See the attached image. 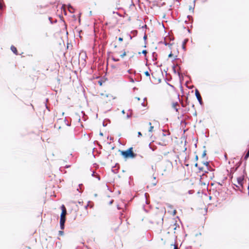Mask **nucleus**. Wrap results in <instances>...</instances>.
I'll list each match as a JSON object with an SVG mask.
<instances>
[{"mask_svg": "<svg viewBox=\"0 0 249 249\" xmlns=\"http://www.w3.org/2000/svg\"><path fill=\"white\" fill-rule=\"evenodd\" d=\"M138 137H140V136H142V134L141 132H138Z\"/></svg>", "mask_w": 249, "mask_h": 249, "instance_id": "nucleus-29", "label": "nucleus"}, {"mask_svg": "<svg viewBox=\"0 0 249 249\" xmlns=\"http://www.w3.org/2000/svg\"><path fill=\"white\" fill-rule=\"evenodd\" d=\"M153 129V126H151L149 128V132H152V130Z\"/></svg>", "mask_w": 249, "mask_h": 249, "instance_id": "nucleus-27", "label": "nucleus"}, {"mask_svg": "<svg viewBox=\"0 0 249 249\" xmlns=\"http://www.w3.org/2000/svg\"><path fill=\"white\" fill-rule=\"evenodd\" d=\"M195 95L200 105H202L203 104L202 99L199 91L197 89L195 90Z\"/></svg>", "mask_w": 249, "mask_h": 249, "instance_id": "nucleus-2", "label": "nucleus"}, {"mask_svg": "<svg viewBox=\"0 0 249 249\" xmlns=\"http://www.w3.org/2000/svg\"><path fill=\"white\" fill-rule=\"evenodd\" d=\"M147 1H148V0H146Z\"/></svg>", "mask_w": 249, "mask_h": 249, "instance_id": "nucleus-63", "label": "nucleus"}, {"mask_svg": "<svg viewBox=\"0 0 249 249\" xmlns=\"http://www.w3.org/2000/svg\"><path fill=\"white\" fill-rule=\"evenodd\" d=\"M5 7L3 0H0V10H2Z\"/></svg>", "mask_w": 249, "mask_h": 249, "instance_id": "nucleus-5", "label": "nucleus"}, {"mask_svg": "<svg viewBox=\"0 0 249 249\" xmlns=\"http://www.w3.org/2000/svg\"><path fill=\"white\" fill-rule=\"evenodd\" d=\"M146 25H145L144 26H142V28H146Z\"/></svg>", "mask_w": 249, "mask_h": 249, "instance_id": "nucleus-51", "label": "nucleus"}, {"mask_svg": "<svg viewBox=\"0 0 249 249\" xmlns=\"http://www.w3.org/2000/svg\"><path fill=\"white\" fill-rule=\"evenodd\" d=\"M49 20L50 21V22H51V23L52 24H53L54 23H56V21H57V20L56 19H55L54 20H52V18L51 17H49Z\"/></svg>", "mask_w": 249, "mask_h": 249, "instance_id": "nucleus-13", "label": "nucleus"}, {"mask_svg": "<svg viewBox=\"0 0 249 249\" xmlns=\"http://www.w3.org/2000/svg\"><path fill=\"white\" fill-rule=\"evenodd\" d=\"M206 155V151L204 150L203 151V153L202 155V158L204 157Z\"/></svg>", "mask_w": 249, "mask_h": 249, "instance_id": "nucleus-22", "label": "nucleus"}, {"mask_svg": "<svg viewBox=\"0 0 249 249\" xmlns=\"http://www.w3.org/2000/svg\"><path fill=\"white\" fill-rule=\"evenodd\" d=\"M103 125L104 126H107V124H105V122H103Z\"/></svg>", "mask_w": 249, "mask_h": 249, "instance_id": "nucleus-40", "label": "nucleus"}, {"mask_svg": "<svg viewBox=\"0 0 249 249\" xmlns=\"http://www.w3.org/2000/svg\"><path fill=\"white\" fill-rule=\"evenodd\" d=\"M156 177H153V179H154V180H156Z\"/></svg>", "mask_w": 249, "mask_h": 249, "instance_id": "nucleus-52", "label": "nucleus"}, {"mask_svg": "<svg viewBox=\"0 0 249 249\" xmlns=\"http://www.w3.org/2000/svg\"><path fill=\"white\" fill-rule=\"evenodd\" d=\"M178 75L179 76V79L181 81V80H183V76L181 75V73L180 72H178Z\"/></svg>", "mask_w": 249, "mask_h": 249, "instance_id": "nucleus-14", "label": "nucleus"}, {"mask_svg": "<svg viewBox=\"0 0 249 249\" xmlns=\"http://www.w3.org/2000/svg\"><path fill=\"white\" fill-rule=\"evenodd\" d=\"M82 184H80L79 185V187L81 188V187L82 186Z\"/></svg>", "mask_w": 249, "mask_h": 249, "instance_id": "nucleus-50", "label": "nucleus"}, {"mask_svg": "<svg viewBox=\"0 0 249 249\" xmlns=\"http://www.w3.org/2000/svg\"><path fill=\"white\" fill-rule=\"evenodd\" d=\"M146 204H148V201H147V200H146Z\"/></svg>", "mask_w": 249, "mask_h": 249, "instance_id": "nucleus-58", "label": "nucleus"}, {"mask_svg": "<svg viewBox=\"0 0 249 249\" xmlns=\"http://www.w3.org/2000/svg\"><path fill=\"white\" fill-rule=\"evenodd\" d=\"M66 221V216H60V227L61 230H64L65 228V223Z\"/></svg>", "mask_w": 249, "mask_h": 249, "instance_id": "nucleus-3", "label": "nucleus"}, {"mask_svg": "<svg viewBox=\"0 0 249 249\" xmlns=\"http://www.w3.org/2000/svg\"><path fill=\"white\" fill-rule=\"evenodd\" d=\"M146 38H147V36L145 34L143 36V39L145 40L146 39Z\"/></svg>", "mask_w": 249, "mask_h": 249, "instance_id": "nucleus-34", "label": "nucleus"}, {"mask_svg": "<svg viewBox=\"0 0 249 249\" xmlns=\"http://www.w3.org/2000/svg\"><path fill=\"white\" fill-rule=\"evenodd\" d=\"M136 99H137L138 100H140V98L139 97H136Z\"/></svg>", "mask_w": 249, "mask_h": 249, "instance_id": "nucleus-48", "label": "nucleus"}, {"mask_svg": "<svg viewBox=\"0 0 249 249\" xmlns=\"http://www.w3.org/2000/svg\"><path fill=\"white\" fill-rule=\"evenodd\" d=\"M70 167V165H66V168H68Z\"/></svg>", "mask_w": 249, "mask_h": 249, "instance_id": "nucleus-49", "label": "nucleus"}, {"mask_svg": "<svg viewBox=\"0 0 249 249\" xmlns=\"http://www.w3.org/2000/svg\"><path fill=\"white\" fill-rule=\"evenodd\" d=\"M88 206V205H87L86 206H85V208H87Z\"/></svg>", "mask_w": 249, "mask_h": 249, "instance_id": "nucleus-56", "label": "nucleus"}, {"mask_svg": "<svg viewBox=\"0 0 249 249\" xmlns=\"http://www.w3.org/2000/svg\"><path fill=\"white\" fill-rule=\"evenodd\" d=\"M149 125H151V123L150 122L149 123Z\"/></svg>", "mask_w": 249, "mask_h": 249, "instance_id": "nucleus-59", "label": "nucleus"}, {"mask_svg": "<svg viewBox=\"0 0 249 249\" xmlns=\"http://www.w3.org/2000/svg\"><path fill=\"white\" fill-rule=\"evenodd\" d=\"M68 8H69V11L71 12V13H73L72 11H71V9H73V7L71 5H69L68 6Z\"/></svg>", "mask_w": 249, "mask_h": 249, "instance_id": "nucleus-16", "label": "nucleus"}, {"mask_svg": "<svg viewBox=\"0 0 249 249\" xmlns=\"http://www.w3.org/2000/svg\"><path fill=\"white\" fill-rule=\"evenodd\" d=\"M152 170H154V166H152Z\"/></svg>", "mask_w": 249, "mask_h": 249, "instance_id": "nucleus-55", "label": "nucleus"}, {"mask_svg": "<svg viewBox=\"0 0 249 249\" xmlns=\"http://www.w3.org/2000/svg\"><path fill=\"white\" fill-rule=\"evenodd\" d=\"M195 1H196V0H194V6H195ZM194 7H192V6H191L189 7V10L191 11L192 12H193V13L194 12Z\"/></svg>", "mask_w": 249, "mask_h": 249, "instance_id": "nucleus-11", "label": "nucleus"}, {"mask_svg": "<svg viewBox=\"0 0 249 249\" xmlns=\"http://www.w3.org/2000/svg\"><path fill=\"white\" fill-rule=\"evenodd\" d=\"M144 74L146 76H150V73L148 71H145Z\"/></svg>", "mask_w": 249, "mask_h": 249, "instance_id": "nucleus-19", "label": "nucleus"}, {"mask_svg": "<svg viewBox=\"0 0 249 249\" xmlns=\"http://www.w3.org/2000/svg\"><path fill=\"white\" fill-rule=\"evenodd\" d=\"M125 55H126V53H125V52H124V53L123 54H121V55H120V56H121L122 58H123V57H124V56H125Z\"/></svg>", "mask_w": 249, "mask_h": 249, "instance_id": "nucleus-25", "label": "nucleus"}, {"mask_svg": "<svg viewBox=\"0 0 249 249\" xmlns=\"http://www.w3.org/2000/svg\"><path fill=\"white\" fill-rule=\"evenodd\" d=\"M172 55H173V54H172V53H171L168 55V57H172Z\"/></svg>", "mask_w": 249, "mask_h": 249, "instance_id": "nucleus-37", "label": "nucleus"}, {"mask_svg": "<svg viewBox=\"0 0 249 249\" xmlns=\"http://www.w3.org/2000/svg\"><path fill=\"white\" fill-rule=\"evenodd\" d=\"M117 47V45H114V48H116Z\"/></svg>", "mask_w": 249, "mask_h": 249, "instance_id": "nucleus-57", "label": "nucleus"}, {"mask_svg": "<svg viewBox=\"0 0 249 249\" xmlns=\"http://www.w3.org/2000/svg\"><path fill=\"white\" fill-rule=\"evenodd\" d=\"M243 178L242 177H239L237 178V182L238 184L240 185H242L243 184Z\"/></svg>", "mask_w": 249, "mask_h": 249, "instance_id": "nucleus-7", "label": "nucleus"}, {"mask_svg": "<svg viewBox=\"0 0 249 249\" xmlns=\"http://www.w3.org/2000/svg\"><path fill=\"white\" fill-rule=\"evenodd\" d=\"M131 117V114H127V115H126V118L127 119L130 118Z\"/></svg>", "mask_w": 249, "mask_h": 249, "instance_id": "nucleus-28", "label": "nucleus"}, {"mask_svg": "<svg viewBox=\"0 0 249 249\" xmlns=\"http://www.w3.org/2000/svg\"><path fill=\"white\" fill-rule=\"evenodd\" d=\"M100 135L103 136V133L102 132H100Z\"/></svg>", "mask_w": 249, "mask_h": 249, "instance_id": "nucleus-45", "label": "nucleus"}, {"mask_svg": "<svg viewBox=\"0 0 249 249\" xmlns=\"http://www.w3.org/2000/svg\"><path fill=\"white\" fill-rule=\"evenodd\" d=\"M185 166H189V164H185Z\"/></svg>", "mask_w": 249, "mask_h": 249, "instance_id": "nucleus-54", "label": "nucleus"}, {"mask_svg": "<svg viewBox=\"0 0 249 249\" xmlns=\"http://www.w3.org/2000/svg\"><path fill=\"white\" fill-rule=\"evenodd\" d=\"M58 234L59 235H63L64 234V231H59Z\"/></svg>", "mask_w": 249, "mask_h": 249, "instance_id": "nucleus-21", "label": "nucleus"}, {"mask_svg": "<svg viewBox=\"0 0 249 249\" xmlns=\"http://www.w3.org/2000/svg\"><path fill=\"white\" fill-rule=\"evenodd\" d=\"M11 50L16 54H18V51L17 48L13 45L11 46Z\"/></svg>", "mask_w": 249, "mask_h": 249, "instance_id": "nucleus-6", "label": "nucleus"}, {"mask_svg": "<svg viewBox=\"0 0 249 249\" xmlns=\"http://www.w3.org/2000/svg\"><path fill=\"white\" fill-rule=\"evenodd\" d=\"M178 102L173 103L172 104V107L174 108L176 111H178V108L176 107L177 106H178Z\"/></svg>", "mask_w": 249, "mask_h": 249, "instance_id": "nucleus-9", "label": "nucleus"}, {"mask_svg": "<svg viewBox=\"0 0 249 249\" xmlns=\"http://www.w3.org/2000/svg\"><path fill=\"white\" fill-rule=\"evenodd\" d=\"M187 18H189V20H190V19H192V16H189V15H188V16H187Z\"/></svg>", "mask_w": 249, "mask_h": 249, "instance_id": "nucleus-30", "label": "nucleus"}, {"mask_svg": "<svg viewBox=\"0 0 249 249\" xmlns=\"http://www.w3.org/2000/svg\"><path fill=\"white\" fill-rule=\"evenodd\" d=\"M113 200H111L109 202V205H111V204H112L113 203Z\"/></svg>", "mask_w": 249, "mask_h": 249, "instance_id": "nucleus-38", "label": "nucleus"}, {"mask_svg": "<svg viewBox=\"0 0 249 249\" xmlns=\"http://www.w3.org/2000/svg\"><path fill=\"white\" fill-rule=\"evenodd\" d=\"M174 249H177V246H176L175 245H174Z\"/></svg>", "mask_w": 249, "mask_h": 249, "instance_id": "nucleus-42", "label": "nucleus"}, {"mask_svg": "<svg viewBox=\"0 0 249 249\" xmlns=\"http://www.w3.org/2000/svg\"><path fill=\"white\" fill-rule=\"evenodd\" d=\"M249 157V150H248L247 153L245 155V156L244 157V159L245 160H247L248 159Z\"/></svg>", "mask_w": 249, "mask_h": 249, "instance_id": "nucleus-12", "label": "nucleus"}, {"mask_svg": "<svg viewBox=\"0 0 249 249\" xmlns=\"http://www.w3.org/2000/svg\"><path fill=\"white\" fill-rule=\"evenodd\" d=\"M127 72L129 73H132V70L131 69H130V70H128L127 71Z\"/></svg>", "mask_w": 249, "mask_h": 249, "instance_id": "nucleus-32", "label": "nucleus"}, {"mask_svg": "<svg viewBox=\"0 0 249 249\" xmlns=\"http://www.w3.org/2000/svg\"><path fill=\"white\" fill-rule=\"evenodd\" d=\"M173 71L175 73H177L176 70V67L175 65L173 66Z\"/></svg>", "mask_w": 249, "mask_h": 249, "instance_id": "nucleus-20", "label": "nucleus"}, {"mask_svg": "<svg viewBox=\"0 0 249 249\" xmlns=\"http://www.w3.org/2000/svg\"><path fill=\"white\" fill-rule=\"evenodd\" d=\"M203 164H204V165H206V166L208 168V166H209V162H207V161L204 162H203Z\"/></svg>", "mask_w": 249, "mask_h": 249, "instance_id": "nucleus-23", "label": "nucleus"}, {"mask_svg": "<svg viewBox=\"0 0 249 249\" xmlns=\"http://www.w3.org/2000/svg\"><path fill=\"white\" fill-rule=\"evenodd\" d=\"M131 33L134 35V36H136L137 33H138V32L137 30H133L132 31H131Z\"/></svg>", "mask_w": 249, "mask_h": 249, "instance_id": "nucleus-17", "label": "nucleus"}, {"mask_svg": "<svg viewBox=\"0 0 249 249\" xmlns=\"http://www.w3.org/2000/svg\"><path fill=\"white\" fill-rule=\"evenodd\" d=\"M187 40H184L182 43V48L184 51L186 50L185 44L186 43Z\"/></svg>", "mask_w": 249, "mask_h": 249, "instance_id": "nucleus-10", "label": "nucleus"}, {"mask_svg": "<svg viewBox=\"0 0 249 249\" xmlns=\"http://www.w3.org/2000/svg\"><path fill=\"white\" fill-rule=\"evenodd\" d=\"M97 178H98V179L99 180H100V177H99V175H98V176H97Z\"/></svg>", "mask_w": 249, "mask_h": 249, "instance_id": "nucleus-41", "label": "nucleus"}, {"mask_svg": "<svg viewBox=\"0 0 249 249\" xmlns=\"http://www.w3.org/2000/svg\"><path fill=\"white\" fill-rule=\"evenodd\" d=\"M122 113L123 114H124V113H125V111H124V110H123L122 111Z\"/></svg>", "mask_w": 249, "mask_h": 249, "instance_id": "nucleus-47", "label": "nucleus"}, {"mask_svg": "<svg viewBox=\"0 0 249 249\" xmlns=\"http://www.w3.org/2000/svg\"><path fill=\"white\" fill-rule=\"evenodd\" d=\"M156 184H157V181H155V182L152 183V185H153V186H156Z\"/></svg>", "mask_w": 249, "mask_h": 249, "instance_id": "nucleus-33", "label": "nucleus"}, {"mask_svg": "<svg viewBox=\"0 0 249 249\" xmlns=\"http://www.w3.org/2000/svg\"><path fill=\"white\" fill-rule=\"evenodd\" d=\"M142 106L144 107V106H145L144 103V102H143L142 103Z\"/></svg>", "mask_w": 249, "mask_h": 249, "instance_id": "nucleus-46", "label": "nucleus"}, {"mask_svg": "<svg viewBox=\"0 0 249 249\" xmlns=\"http://www.w3.org/2000/svg\"><path fill=\"white\" fill-rule=\"evenodd\" d=\"M94 175H95V172H93L92 173V177H94Z\"/></svg>", "mask_w": 249, "mask_h": 249, "instance_id": "nucleus-44", "label": "nucleus"}, {"mask_svg": "<svg viewBox=\"0 0 249 249\" xmlns=\"http://www.w3.org/2000/svg\"><path fill=\"white\" fill-rule=\"evenodd\" d=\"M195 167H198V164H197V163H196L195 164Z\"/></svg>", "mask_w": 249, "mask_h": 249, "instance_id": "nucleus-43", "label": "nucleus"}, {"mask_svg": "<svg viewBox=\"0 0 249 249\" xmlns=\"http://www.w3.org/2000/svg\"><path fill=\"white\" fill-rule=\"evenodd\" d=\"M195 146L196 147V144H195Z\"/></svg>", "mask_w": 249, "mask_h": 249, "instance_id": "nucleus-62", "label": "nucleus"}, {"mask_svg": "<svg viewBox=\"0 0 249 249\" xmlns=\"http://www.w3.org/2000/svg\"><path fill=\"white\" fill-rule=\"evenodd\" d=\"M176 213V210H174V214H175V213Z\"/></svg>", "mask_w": 249, "mask_h": 249, "instance_id": "nucleus-53", "label": "nucleus"}, {"mask_svg": "<svg viewBox=\"0 0 249 249\" xmlns=\"http://www.w3.org/2000/svg\"><path fill=\"white\" fill-rule=\"evenodd\" d=\"M169 84V85H170V86L172 87V86L171 85H170V84Z\"/></svg>", "mask_w": 249, "mask_h": 249, "instance_id": "nucleus-60", "label": "nucleus"}, {"mask_svg": "<svg viewBox=\"0 0 249 249\" xmlns=\"http://www.w3.org/2000/svg\"><path fill=\"white\" fill-rule=\"evenodd\" d=\"M188 193H189V194H193V191H192V190H189V191H188Z\"/></svg>", "mask_w": 249, "mask_h": 249, "instance_id": "nucleus-36", "label": "nucleus"}, {"mask_svg": "<svg viewBox=\"0 0 249 249\" xmlns=\"http://www.w3.org/2000/svg\"><path fill=\"white\" fill-rule=\"evenodd\" d=\"M129 80H130V82H132V83H134L135 82L134 80L131 77H129Z\"/></svg>", "mask_w": 249, "mask_h": 249, "instance_id": "nucleus-26", "label": "nucleus"}, {"mask_svg": "<svg viewBox=\"0 0 249 249\" xmlns=\"http://www.w3.org/2000/svg\"><path fill=\"white\" fill-rule=\"evenodd\" d=\"M198 169H199V171H202L203 170V168L199 167H198Z\"/></svg>", "mask_w": 249, "mask_h": 249, "instance_id": "nucleus-39", "label": "nucleus"}, {"mask_svg": "<svg viewBox=\"0 0 249 249\" xmlns=\"http://www.w3.org/2000/svg\"><path fill=\"white\" fill-rule=\"evenodd\" d=\"M142 53L144 55H146L147 53V51L146 50H144L142 51Z\"/></svg>", "mask_w": 249, "mask_h": 249, "instance_id": "nucleus-24", "label": "nucleus"}, {"mask_svg": "<svg viewBox=\"0 0 249 249\" xmlns=\"http://www.w3.org/2000/svg\"><path fill=\"white\" fill-rule=\"evenodd\" d=\"M118 40L119 41H122L123 40V39L122 37H119Z\"/></svg>", "mask_w": 249, "mask_h": 249, "instance_id": "nucleus-31", "label": "nucleus"}, {"mask_svg": "<svg viewBox=\"0 0 249 249\" xmlns=\"http://www.w3.org/2000/svg\"><path fill=\"white\" fill-rule=\"evenodd\" d=\"M62 210V213L60 216H66L67 214V210L64 205H62L61 207Z\"/></svg>", "mask_w": 249, "mask_h": 249, "instance_id": "nucleus-4", "label": "nucleus"}, {"mask_svg": "<svg viewBox=\"0 0 249 249\" xmlns=\"http://www.w3.org/2000/svg\"><path fill=\"white\" fill-rule=\"evenodd\" d=\"M238 167H239V166H237L235 168H231V172H234L236 171L237 170V169L238 168Z\"/></svg>", "mask_w": 249, "mask_h": 249, "instance_id": "nucleus-15", "label": "nucleus"}, {"mask_svg": "<svg viewBox=\"0 0 249 249\" xmlns=\"http://www.w3.org/2000/svg\"><path fill=\"white\" fill-rule=\"evenodd\" d=\"M198 156L196 155L195 157V160L197 161L198 160Z\"/></svg>", "mask_w": 249, "mask_h": 249, "instance_id": "nucleus-35", "label": "nucleus"}, {"mask_svg": "<svg viewBox=\"0 0 249 249\" xmlns=\"http://www.w3.org/2000/svg\"><path fill=\"white\" fill-rule=\"evenodd\" d=\"M157 53H155V52H153L152 53V60L153 61H155L157 60Z\"/></svg>", "mask_w": 249, "mask_h": 249, "instance_id": "nucleus-8", "label": "nucleus"}, {"mask_svg": "<svg viewBox=\"0 0 249 249\" xmlns=\"http://www.w3.org/2000/svg\"><path fill=\"white\" fill-rule=\"evenodd\" d=\"M121 155L124 158H134L136 157L137 154H135L133 151V148L130 147L125 151H122L121 152Z\"/></svg>", "mask_w": 249, "mask_h": 249, "instance_id": "nucleus-1", "label": "nucleus"}, {"mask_svg": "<svg viewBox=\"0 0 249 249\" xmlns=\"http://www.w3.org/2000/svg\"><path fill=\"white\" fill-rule=\"evenodd\" d=\"M112 60L115 61V62H118L119 61V58H114V57H112Z\"/></svg>", "mask_w": 249, "mask_h": 249, "instance_id": "nucleus-18", "label": "nucleus"}, {"mask_svg": "<svg viewBox=\"0 0 249 249\" xmlns=\"http://www.w3.org/2000/svg\"><path fill=\"white\" fill-rule=\"evenodd\" d=\"M118 209H120V208L118 206L117 207Z\"/></svg>", "mask_w": 249, "mask_h": 249, "instance_id": "nucleus-61", "label": "nucleus"}]
</instances>
